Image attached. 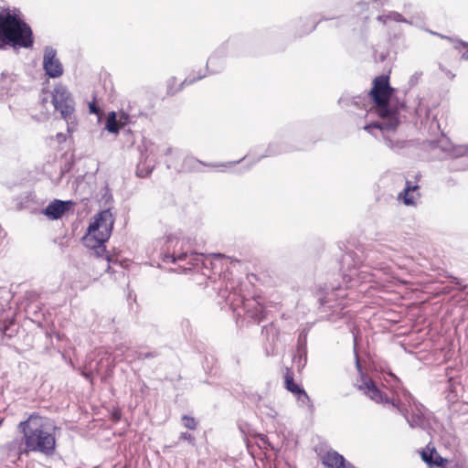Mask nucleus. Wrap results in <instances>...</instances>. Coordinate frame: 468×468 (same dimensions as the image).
<instances>
[{"mask_svg": "<svg viewBox=\"0 0 468 468\" xmlns=\"http://www.w3.org/2000/svg\"><path fill=\"white\" fill-rule=\"evenodd\" d=\"M105 128L108 132L112 133H119L121 129V125L119 120H117L116 113L114 112H111L106 119Z\"/></svg>", "mask_w": 468, "mask_h": 468, "instance_id": "obj_13", "label": "nucleus"}, {"mask_svg": "<svg viewBox=\"0 0 468 468\" xmlns=\"http://www.w3.org/2000/svg\"><path fill=\"white\" fill-rule=\"evenodd\" d=\"M34 44L33 31L15 11H0V48L6 45L29 48Z\"/></svg>", "mask_w": 468, "mask_h": 468, "instance_id": "obj_3", "label": "nucleus"}, {"mask_svg": "<svg viewBox=\"0 0 468 468\" xmlns=\"http://www.w3.org/2000/svg\"><path fill=\"white\" fill-rule=\"evenodd\" d=\"M43 68L50 78H58L63 74L62 65L56 58V51L54 49L47 48L45 50Z\"/></svg>", "mask_w": 468, "mask_h": 468, "instance_id": "obj_8", "label": "nucleus"}, {"mask_svg": "<svg viewBox=\"0 0 468 468\" xmlns=\"http://www.w3.org/2000/svg\"><path fill=\"white\" fill-rule=\"evenodd\" d=\"M181 440H184V441H189L190 443L194 444L195 443V437L190 434V433H187V432H182L180 434V437H179Z\"/></svg>", "mask_w": 468, "mask_h": 468, "instance_id": "obj_23", "label": "nucleus"}, {"mask_svg": "<svg viewBox=\"0 0 468 468\" xmlns=\"http://www.w3.org/2000/svg\"><path fill=\"white\" fill-rule=\"evenodd\" d=\"M152 170L153 169L145 164H139L136 168V175L138 177L144 178L148 176L152 173Z\"/></svg>", "mask_w": 468, "mask_h": 468, "instance_id": "obj_17", "label": "nucleus"}, {"mask_svg": "<svg viewBox=\"0 0 468 468\" xmlns=\"http://www.w3.org/2000/svg\"><path fill=\"white\" fill-rule=\"evenodd\" d=\"M121 415H122V414H121V411H120V410H115V411L112 413V420H113L114 421H118V420H120V419H121Z\"/></svg>", "mask_w": 468, "mask_h": 468, "instance_id": "obj_29", "label": "nucleus"}, {"mask_svg": "<svg viewBox=\"0 0 468 468\" xmlns=\"http://www.w3.org/2000/svg\"><path fill=\"white\" fill-rule=\"evenodd\" d=\"M420 175H417V176H416V181H419V180H420Z\"/></svg>", "mask_w": 468, "mask_h": 468, "instance_id": "obj_31", "label": "nucleus"}, {"mask_svg": "<svg viewBox=\"0 0 468 468\" xmlns=\"http://www.w3.org/2000/svg\"><path fill=\"white\" fill-rule=\"evenodd\" d=\"M103 259H105L108 261L107 271H110L111 263H114L116 261L113 255H112L108 250L104 254Z\"/></svg>", "mask_w": 468, "mask_h": 468, "instance_id": "obj_21", "label": "nucleus"}, {"mask_svg": "<svg viewBox=\"0 0 468 468\" xmlns=\"http://www.w3.org/2000/svg\"><path fill=\"white\" fill-rule=\"evenodd\" d=\"M455 48L459 51L463 59L468 60V42L459 41Z\"/></svg>", "mask_w": 468, "mask_h": 468, "instance_id": "obj_18", "label": "nucleus"}, {"mask_svg": "<svg viewBox=\"0 0 468 468\" xmlns=\"http://www.w3.org/2000/svg\"><path fill=\"white\" fill-rule=\"evenodd\" d=\"M394 89L390 86L389 77L380 75L372 81V88L368 91V97L375 105L378 117L385 120V122H372L364 126V130L371 133L372 129L395 130L399 124L398 112L389 108V101L393 95Z\"/></svg>", "mask_w": 468, "mask_h": 468, "instance_id": "obj_2", "label": "nucleus"}, {"mask_svg": "<svg viewBox=\"0 0 468 468\" xmlns=\"http://www.w3.org/2000/svg\"><path fill=\"white\" fill-rule=\"evenodd\" d=\"M72 202L55 199L44 209V214L50 219L60 218L70 207Z\"/></svg>", "mask_w": 468, "mask_h": 468, "instance_id": "obj_10", "label": "nucleus"}, {"mask_svg": "<svg viewBox=\"0 0 468 468\" xmlns=\"http://www.w3.org/2000/svg\"><path fill=\"white\" fill-rule=\"evenodd\" d=\"M52 104L58 111L61 117H70L74 111V100L70 92L62 85H57L52 91Z\"/></svg>", "mask_w": 468, "mask_h": 468, "instance_id": "obj_5", "label": "nucleus"}, {"mask_svg": "<svg viewBox=\"0 0 468 468\" xmlns=\"http://www.w3.org/2000/svg\"><path fill=\"white\" fill-rule=\"evenodd\" d=\"M358 389L363 390L365 395L375 402L391 403L393 407L401 411L399 405L394 401H390L388 396L376 386L375 382L364 374H361V384L358 385Z\"/></svg>", "mask_w": 468, "mask_h": 468, "instance_id": "obj_6", "label": "nucleus"}, {"mask_svg": "<svg viewBox=\"0 0 468 468\" xmlns=\"http://www.w3.org/2000/svg\"><path fill=\"white\" fill-rule=\"evenodd\" d=\"M15 324V321L14 319H5L2 323H1V331L3 332V334H5V335H8L9 337L12 336L11 334H9V330L11 328V326H13Z\"/></svg>", "mask_w": 468, "mask_h": 468, "instance_id": "obj_20", "label": "nucleus"}, {"mask_svg": "<svg viewBox=\"0 0 468 468\" xmlns=\"http://www.w3.org/2000/svg\"><path fill=\"white\" fill-rule=\"evenodd\" d=\"M182 422L183 425L189 430H196L197 427V421L196 419L188 415L182 416Z\"/></svg>", "mask_w": 468, "mask_h": 468, "instance_id": "obj_16", "label": "nucleus"}, {"mask_svg": "<svg viewBox=\"0 0 468 468\" xmlns=\"http://www.w3.org/2000/svg\"><path fill=\"white\" fill-rule=\"evenodd\" d=\"M129 122V116L125 113L121 114L119 118V122L121 125V128L124 127Z\"/></svg>", "mask_w": 468, "mask_h": 468, "instance_id": "obj_25", "label": "nucleus"}, {"mask_svg": "<svg viewBox=\"0 0 468 468\" xmlns=\"http://www.w3.org/2000/svg\"><path fill=\"white\" fill-rule=\"evenodd\" d=\"M18 431L22 433V447L18 454L40 452L52 455L56 449V428L50 420L39 413L34 412L28 418L19 422Z\"/></svg>", "mask_w": 468, "mask_h": 468, "instance_id": "obj_1", "label": "nucleus"}, {"mask_svg": "<svg viewBox=\"0 0 468 468\" xmlns=\"http://www.w3.org/2000/svg\"><path fill=\"white\" fill-rule=\"evenodd\" d=\"M168 258L170 259V261L172 262H176V261L185 260L186 258V253H182L177 258H176L174 255H171V256H168Z\"/></svg>", "mask_w": 468, "mask_h": 468, "instance_id": "obj_28", "label": "nucleus"}, {"mask_svg": "<svg viewBox=\"0 0 468 468\" xmlns=\"http://www.w3.org/2000/svg\"><path fill=\"white\" fill-rule=\"evenodd\" d=\"M446 463H447V460L443 459L441 456H438L434 461L432 460L431 463H434L437 466L443 467V466H445Z\"/></svg>", "mask_w": 468, "mask_h": 468, "instance_id": "obj_26", "label": "nucleus"}, {"mask_svg": "<svg viewBox=\"0 0 468 468\" xmlns=\"http://www.w3.org/2000/svg\"><path fill=\"white\" fill-rule=\"evenodd\" d=\"M194 80H188L186 79L181 83H177L176 79H172L167 83V94L175 95L177 91L181 90L185 84H191Z\"/></svg>", "mask_w": 468, "mask_h": 468, "instance_id": "obj_14", "label": "nucleus"}, {"mask_svg": "<svg viewBox=\"0 0 468 468\" xmlns=\"http://www.w3.org/2000/svg\"><path fill=\"white\" fill-rule=\"evenodd\" d=\"M421 457H422L423 461H425L426 463H432V452L428 454L426 452H423L421 454Z\"/></svg>", "mask_w": 468, "mask_h": 468, "instance_id": "obj_27", "label": "nucleus"}, {"mask_svg": "<svg viewBox=\"0 0 468 468\" xmlns=\"http://www.w3.org/2000/svg\"><path fill=\"white\" fill-rule=\"evenodd\" d=\"M322 463L328 468H355L335 451H328L322 456Z\"/></svg>", "mask_w": 468, "mask_h": 468, "instance_id": "obj_9", "label": "nucleus"}, {"mask_svg": "<svg viewBox=\"0 0 468 468\" xmlns=\"http://www.w3.org/2000/svg\"><path fill=\"white\" fill-rule=\"evenodd\" d=\"M152 356H153V355L151 353H146L144 355V358H148V357H152Z\"/></svg>", "mask_w": 468, "mask_h": 468, "instance_id": "obj_30", "label": "nucleus"}, {"mask_svg": "<svg viewBox=\"0 0 468 468\" xmlns=\"http://www.w3.org/2000/svg\"><path fill=\"white\" fill-rule=\"evenodd\" d=\"M248 314L257 323H260L266 317V310L263 304L255 302L253 309H249Z\"/></svg>", "mask_w": 468, "mask_h": 468, "instance_id": "obj_12", "label": "nucleus"}, {"mask_svg": "<svg viewBox=\"0 0 468 468\" xmlns=\"http://www.w3.org/2000/svg\"><path fill=\"white\" fill-rule=\"evenodd\" d=\"M89 110L90 113L94 114H99L101 112V110L97 106L95 100L89 103Z\"/></svg>", "mask_w": 468, "mask_h": 468, "instance_id": "obj_24", "label": "nucleus"}, {"mask_svg": "<svg viewBox=\"0 0 468 468\" xmlns=\"http://www.w3.org/2000/svg\"><path fill=\"white\" fill-rule=\"evenodd\" d=\"M200 256L203 258L202 261H203V265L205 267H207L208 263L213 267L215 261H219V260H222L225 258V256L220 253L211 254L209 256H204V255H200Z\"/></svg>", "mask_w": 468, "mask_h": 468, "instance_id": "obj_15", "label": "nucleus"}, {"mask_svg": "<svg viewBox=\"0 0 468 468\" xmlns=\"http://www.w3.org/2000/svg\"><path fill=\"white\" fill-rule=\"evenodd\" d=\"M284 387L289 392L293 394L302 404L308 405L311 402L310 397L306 391L294 381V373L290 367L285 368Z\"/></svg>", "mask_w": 468, "mask_h": 468, "instance_id": "obj_7", "label": "nucleus"}, {"mask_svg": "<svg viewBox=\"0 0 468 468\" xmlns=\"http://www.w3.org/2000/svg\"><path fill=\"white\" fill-rule=\"evenodd\" d=\"M105 242H100L99 244H96L94 247H89L90 249L94 250V254L97 258H103L104 254L106 253L107 250L106 247L103 245Z\"/></svg>", "mask_w": 468, "mask_h": 468, "instance_id": "obj_19", "label": "nucleus"}, {"mask_svg": "<svg viewBox=\"0 0 468 468\" xmlns=\"http://www.w3.org/2000/svg\"><path fill=\"white\" fill-rule=\"evenodd\" d=\"M113 224L114 217L110 209H105L96 214L83 238L85 245L87 247H94L100 242H106L112 235Z\"/></svg>", "mask_w": 468, "mask_h": 468, "instance_id": "obj_4", "label": "nucleus"}, {"mask_svg": "<svg viewBox=\"0 0 468 468\" xmlns=\"http://www.w3.org/2000/svg\"><path fill=\"white\" fill-rule=\"evenodd\" d=\"M419 188L420 186L417 184L413 185L410 181L407 180L405 188L398 196L399 200H402L406 206L416 205V200L420 196L418 192Z\"/></svg>", "mask_w": 468, "mask_h": 468, "instance_id": "obj_11", "label": "nucleus"}, {"mask_svg": "<svg viewBox=\"0 0 468 468\" xmlns=\"http://www.w3.org/2000/svg\"><path fill=\"white\" fill-rule=\"evenodd\" d=\"M103 259H105L108 261L107 271H110L111 263H114L116 261L113 255H112L108 250L104 254Z\"/></svg>", "mask_w": 468, "mask_h": 468, "instance_id": "obj_22", "label": "nucleus"}]
</instances>
